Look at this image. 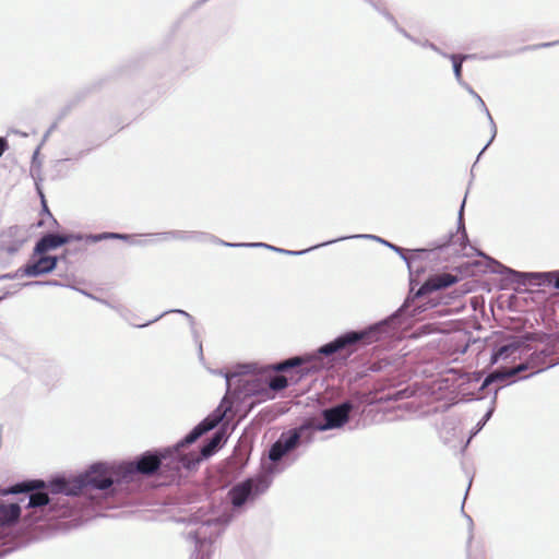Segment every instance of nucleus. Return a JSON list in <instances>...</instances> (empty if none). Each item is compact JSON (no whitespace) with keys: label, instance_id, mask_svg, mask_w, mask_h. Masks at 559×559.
<instances>
[{"label":"nucleus","instance_id":"nucleus-43","mask_svg":"<svg viewBox=\"0 0 559 559\" xmlns=\"http://www.w3.org/2000/svg\"><path fill=\"white\" fill-rule=\"evenodd\" d=\"M37 154H38V152H37V151H36V152H34V156H33V158H34V159L36 158Z\"/></svg>","mask_w":559,"mask_h":559},{"label":"nucleus","instance_id":"nucleus-23","mask_svg":"<svg viewBox=\"0 0 559 559\" xmlns=\"http://www.w3.org/2000/svg\"><path fill=\"white\" fill-rule=\"evenodd\" d=\"M169 312H177V313H180V314H182V316L187 317L191 322H192V320H193V318H192L188 312H186V311H183V310L176 309V310L165 311V312H163L160 316L156 317L155 319H153V320H151V321H148V322H146V323L139 324V325H136V326H138V328H144V326H147V325H150L151 323L158 321L162 317L166 316V314H167V313H169Z\"/></svg>","mask_w":559,"mask_h":559},{"label":"nucleus","instance_id":"nucleus-21","mask_svg":"<svg viewBox=\"0 0 559 559\" xmlns=\"http://www.w3.org/2000/svg\"><path fill=\"white\" fill-rule=\"evenodd\" d=\"M334 242H337V240H329V241H325L323 243H320V245H317V246H313L309 249H306V250H299V251H293V250H287V249H282L280 248L278 249V253H282V254H287V255H301L312 249H316V248H319V247H322V246H329L331 243H334Z\"/></svg>","mask_w":559,"mask_h":559},{"label":"nucleus","instance_id":"nucleus-19","mask_svg":"<svg viewBox=\"0 0 559 559\" xmlns=\"http://www.w3.org/2000/svg\"><path fill=\"white\" fill-rule=\"evenodd\" d=\"M476 100L480 107V109L485 112V115L487 116L488 118V121L490 123V129H491V138L490 140L488 141V143L484 146V148L480 151L479 155H478V158L480 157V155L487 150V147L491 144V142L493 141V139L496 138V134H497V127H496V123L485 104V102L483 100V98L477 95L476 97Z\"/></svg>","mask_w":559,"mask_h":559},{"label":"nucleus","instance_id":"nucleus-41","mask_svg":"<svg viewBox=\"0 0 559 559\" xmlns=\"http://www.w3.org/2000/svg\"><path fill=\"white\" fill-rule=\"evenodd\" d=\"M2 278H12V276L10 274H5V275L0 276V280H2Z\"/></svg>","mask_w":559,"mask_h":559},{"label":"nucleus","instance_id":"nucleus-18","mask_svg":"<svg viewBox=\"0 0 559 559\" xmlns=\"http://www.w3.org/2000/svg\"><path fill=\"white\" fill-rule=\"evenodd\" d=\"M443 57L449 58L453 64V72L457 83L462 82V64L466 59L472 58L469 55H447L442 53Z\"/></svg>","mask_w":559,"mask_h":559},{"label":"nucleus","instance_id":"nucleus-25","mask_svg":"<svg viewBox=\"0 0 559 559\" xmlns=\"http://www.w3.org/2000/svg\"><path fill=\"white\" fill-rule=\"evenodd\" d=\"M530 368H532V365L530 364V360H528L526 362H523V364H520V365H518L515 367L510 368V373L512 374V377H515L520 372L525 371V370H527Z\"/></svg>","mask_w":559,"mask_h":559},{"label":"nucleus","instance_id":"nucleus-34","mask_svg":"<svg viewBox=\"0 0 559 559\" xmlns=\"http://www.w3.org/2000/svg\"><path fill=\"white\" fill-rule=\"evenodd\" d=\"M36 189H37V191H38V193H39V195H40V198H41V201H43V204H44V209H45V211H46L49 215H51V214L49 213V211H48V207H47L46 203H45L44 193L41 192V190H40V188H39L38 182H36Z\"/></svg>","mask_w":559,"mask_h":559},{"label":"nucleus","instance_id":"nucleus-31","mask_svg":"<svg viewBox=\"0 0 559 559\" xmlns=\"http://www.w3.org/2000/svg\"><path fill=\"white\" fill-rule=\"evenodd\" d=\"M376 11L380 13V10H383L384 7L379 2L374 0H366Z\"/></svg>","mask_w":559,"mask_h":559},{"label":"nucleus","instance_id":"nucleus-40","mask_svg":"<svg viewBox=\"0 0 559 559\" xmlns=\"http://www.w3.org/2000/svg\"><path fill=\"white\" fill-rule=\"evenodd\" d=\"M465 516H466V519L468 521L469 528L472 530V527H473V520H472V518L469 515H465Z\"/></svg>","mask_w":559,"mask_h":559},{"label":"nucleus","instance_id":"nucleus-9","mask_svg":"<svg viewBox=\"0 0 559 559\" xmlns=\"http://www.w3.org/2000/svg\"><path fill=\"white\" fill-rule=\"evenodd\" d=\"M480 257H484L488 260V266L490 271L496 274L503 275L507 280L511 282H515L521 285L534 284V285H543V284H551L556 289H559V270L550 271V272H532L525 273L515 271L510 269L499 261L489 258L483 252L478 253Z\"/></svg>","mask_w":559,"mask_h":559},{"label":"nucleus","instance_id":"nucleus-2","mask_svg":"<svg viewBox=\"0 0 559 559\" xmlns=\"http://www.w3.org/2000/svg\"><path fill=\"white\" fill-rule=\"evenodd\" d=\"M61 476L50 479L48 483L41 479L26 480L15 484L11 493H23L19 502H0V527L14 525L22 516V510L26 513L23 520L32 525L40 520H53L68 518L78 513L83 506L81 493H68L55 491L52 481Z\"/></svg>","mask_w":559,"mask_h":559},{"label":"nucleus","instance_id":"nucleus-44","mask_svg":"<svg viewBox=\"0 0 559 559\" xmlns=\"http://www.w3.org/2000/svg\"><path fill=\"white\" fill-rule=\"evenodd\" d=\"M3 297H0V300L2 299Z\"/></svg>","mask_w":559,"mask_h":559},{"label":"nucleus","instance_id":"nucleus-38","mask_svg":"<svg viewBox=\"0 0 559 559\" xmlns=\"http://www.w3.org/2000/svg\"><path fill=\"white\" fill-rule=\"evenodd\" d=\"M557 44H559V40L552 41V43H544V44H540L538 46H534V48H536V47H550V46H554V45H557Z\"/></svg>","mask_w":559,"mask_h":559},{"label":"nucleus","instance_id":"nucleus-36","mask_svg":"<svg viewBox=\"0 0 559 559\" xmlns=\"http://www.w3.org/2000/svg\"><path fill=\"white\" fill-rule=\"evenodd\" d=\"M485 425H486V423H484V421L480 419V420L478 421V424L476 425L475 430L472 432V436H475L478 431H480Z\"/></svg>","mask_w":559,"mask_h":559},{"label":"nucleus","instance_id":"nucleus-11","mask_svg":"<svg viewBox=\"0 0 559 559\" xmlns=\"http://www.w3.org/2000/svg\"><path fill=\"white\" fill-rule=\"evenodd\" d=\"M151 242H160V241H170V240H194V241H204V240H211L213 242L219 243L225 247H262L275 252H278L277 247L263 243V242H239V243H231L224 240H219L213 235L204 234V233H187L181 230H171V231H164V233H157L153 234Z\"/></svg>","mask_w":559,"mask_h":559},{"label":"nucleus","instance_id":"nucleus-4","mask_svg":"<svg viewBox=\"0 0 559 559\" xmlns=\"http://www.w3.org/2000/svg\"><path fill=\"white\" fill-rule=\"evenodd\" d=\"M231 521V514L214 509H200L190 522L195 526L188 532V538L194 543L191 559H207V550L212 539Z\"/></svg>","mask_w":559,"mask_h":559},{"label":"nucleus","instance_id":"nucleus-14","mask_svg":"<svg viewBox=\"0 0 559 559\" xmlns=\"http://www.w3.org/2000/svg\"><path fill=\"white\" fill-rule=\"evenodd\" d=\"M62 237L64 239H67V243L71 242V241H82V240L95 243V242H98L102 240H107V239L127 240L130 238V236L127 234L108 233V231L100 233V234H90V235H83L80 233H76V234L71 233L68 235H62Z\"/></svg>","mask_w":559,"mask_h":559},{"label":"nucleus","instance_id":"nucleus-22","mask_svg":"<svg viewBox=\"0 0 559 559\" xmlns=\"http://www.w3.org/2000/svg\"><path fill=\"white\" fill-rule=\"evenodd\" d=\"M384 245L391 248L394 252H396L406 262L409 272H412L411 258L406 254V251L403 248L391 242H384Z\"/></svg>","mask_w":559,"mask_h":559},{"label":"nucleus","instance_id":"nucleus-32","mask_svg":"<svg viewBox=\"0 0 559 559\" xmlns=\"http://www.w3.org/2000/svg\"><path fill=\"white\" fill-rule=\"evenodd\" d=\"M8 150V141L0 136V157L3 155V153Z\"/></svg>","mask_w":559,"mask_h":559},{"label":"nucleus","instance_id":"nucleus-37","mask_svg":"<svg viewBox=\"0 0 559 559\" xmlns=\"http://www.w3.org/2000/svg\"><path fill=\"white\" fill-rule=\"evenodd\" d=\"M492 413H493V408L488 409L487 413L483 416L481 420L484 423H487L490 419V417L492 416Z\"/></svg>","mask_w":559,"mask_h":559},{"label":"nucleus","instance_id":"nucleus-5","mask_svg":"<svg viewBox=\"0 0 559 559\" xmlns=\"http://www.w3.org/2000/svg\"><path fill=\"white\" fill-rule=\"evenodd\" d=\"M311 442L312 437L307 431V426L302 423L296 428L282 432L280 438L271 445L267 453L270 463L263 465L261 474H270V477L273 479V475L284 471L285 466H280L284 457L300 445H308Z\"/></svg>","mask_w":559,"mask_h":559},{"label":"nucleus","instance_id":"nucleus-39","mask_svg":"<svg viewBox=\"0 0 559 559\" xmlns=\"http://www.w3.org/2000/svg\"><path fill=\"white\" fill-rule=\"evenodd\" d=\"M199 355H200V358L202 359L203 358V349H202L201 343L199 344Z\"/></svg>","mask_w":559,"mask_h":559},{"label":"nucleus","instance_id":"nucleus-1","mask_svg":"<svg viewBox=\"0 0 559 559\" xmlns=\"http://www.w3.org/2000/svg\"><path fill=\"white\" fill-rule=\"evenodd\" d=\"M266 368L258 370L255 364L238 365L234 374L226 377V394L219 405L207 417L199 423L183 439L173 448L162 451H146L129 462H96L79 476L68 479L60 477L52 481L55 491L68 493H81L82 498H90L91 504L95 497L92 490L102 491L105 495L114 493L118 488L135 483L141 476H152L162 466L174 471L181 468L192 469L202 460L212 456L226 441L223 429L216 430L201 447L200 453H183L182 449L194 443L203 435L214 429L226 414L231 409L230 396L245 399L258 397V401H266Z\"/></svg>","mask_w":559,"mask_h":559},{"label":"nucleus","instance_id":"nucleus-8","mask_svg":"<svg viewBox=\"0 0 559 559\" xmlns=\"http://www.w3.org/2000/svg\"><path fill=\"white\" fill-rule=\"evenodd\" d=\"M355 408L352 401H343L336 405L322 409L319 417L306 418L302 424L307 426V431L313 438L316 431H326L342 428L346 425Z\"/></svg>","mask_w":559,"mask_h":559},{"label":"nucleus","instance_id":"nucleus-16","mask_svg":"<svg viewBox=\"0 0 559 559\" xmlns=\"http://www.w3.org/2000/svg\"><path fill=\"white\" fill-rule=\"evenodd\" d=\"M551 353H552V350L550 348H543L540 350H535L533 354H531L530 364L532 365V368H537V370L532 372V374L538 373L547 368H550V367H554L555 365H557V362H550L546 367H542L545 364V359L548 356H550Z\"/></svg>","mask_w":559,"mask_h":559},{"label":"nucleus","instance_id":"nucleus-20","mask_svg":"<svg viewBox=\"0 0 559 559\" xmlns=\"http://www.w3.org/2000/svg\"><path fill=\"white\" fill-rule=\"evenodd\" d=\"M464 206H465V200L461 204V207L459 211V221H457V233L461 234V245H465V242L468 240L467 234L465 230V226H464V221H463Z\"/></svg>","mask_w":559,"mask_h":559},{"label":"nucleus","instance_id":"nucleus-42","mask_svg":"<svg viewBox=\"0 0 559 559\" xmlns=\"http://www.w3.org/2000/svg\"><path fill=\"white\" fill-rule=\"evenodd\" d=\"M424 250H419V249H416V250H412V252H423Z\"/></svg>","mask_w":559,"mask_h":559},{"label":"nucleus","instance_id":"nucleus-29","mask_svg":"<svg viewBox=\"0 0 559 559\" xmlns=\"http://www.w3.org/2000/svg\"><path fill=\"white\" fill-rule=\"evenodd\" d=\"M394 28L411 41L418 43V39L414 38L409 33H407L403 27H401L400 24L397 25V27Z\"/></svg>","mask_w":559,"mask_h":559},{"label":"nucleus","instance_id":"nucleus-10","mask_svg":"<svg viewBox=\"0 0 559 559\" xmlns=\"http://www.w3.org/2000/svg\"><path fill=\"white\" fill-rule=\"evenodd\" d=\"M272 484L270 474H259L255 477H249L228 491L234 510L242 508L246 503L253 502L259 496L263 495Z\"/></svg>","mask_w":559,"mask_h":559},{"label":"nucleus","instance_id":"nucleus-28","mask_svg":"<svg viewBox=\"0 0 559 559\" xmlns=\"http://www.w3.org/2000/svg\"><path fill=\"white\" fill-rule=\"evenodd\" d=\"M416 44H417V45H420V46H423V47H428V48L432 49L433 51H436V52H438V53H440V55H442V53H443V52H441V51H440V49H439L435 44H432V43H430V41H428V40L420 41V40L418 39V43H416Z\"/></svg>","mask_w":559,"mask_h":559},{"label":"nucleus","instance_id":"nucleus-12","mask_svg":"<svg viewBox=\"0 0 559 559\" xmlns=\"http://www.w3.org/2000/svg\"><path fill=\"white\" fill-rule=\"evenodd\" d=\"M40 257L36 261L28 262L23 267L19 270L22 275L36 277L39 275H44L52 272L58 264V257L53 255H44Z\"/></svg>","mask_w":559,"mask_h":559},{"label":"nucleus","instance_id":"nucleus-35","mask_svg":"<svg viewBox=\"0 0 559 559\" xmlns=\"http://www.w3.org/2000/svg\"><path fill=\"white\" fill-rule=\"evenodd\" d=\"M98 300H99L102 304H104L105 306H107V307H109V308H111V309H115V310H117V311H120V310H121V308H120L119 306H115V305L110 304V302H109V301H107V300H103V299H98Z\"/></svg>","mask_w":559,"mask_h":559},{"label":"nucleus","instance_id":"nucleus-24","mask_svg":"<svg viewBox=\"0 0 559 559\" xmlns=\"http://www.w3.org/2000/svg\"><path fill=\"white\" fill-rule=\"evenodd\" d=\"M352 238H366V239H372V240H376V241H379L381 243L384 245V242H388L386 240L378 237V236H374V235H367V234H362V235H353V236H344V237H340L337 238L336 240L337 241H342V240H346V239H352Z\"/></svg>","mask_w":559,"mask_h":559},{"label":"nucleus","instance_id":"nucleus-7","mask_svg":"<svg viewBox=\"0 0 559 559\" xmlns=\"http://www.w3.org/2000/svg\"><path fill=\"white\" fill-rule=\"evenodd\" d=\"M457 282L456 276L450 274V273H442V274H436L432 276H429L426 282L418 288L416 293H414L413 296H408L403 304V306L396 310L393 314L389 316L388 318L383 319L382 321H388L392 319L379 333V337L374 341L381 340L383 336L389 335L394 330L397 329V326L401 324V316L404 312L406 308L409 307L411 302L414 301L417 298L424 297L432 292L440 290L443 288H448L455 284Z\"/></svg>","mask_w":559,"mask_h":559},{"label":"nucleus","instance_id":"nucleus-26","mask_svg":"<svg viewBox=\"0 0 559 559\" xmlns=\"http://www.w3.org/2000/svg\"><path fill=\"white\" fill-rule=\"evenodd\" d=\"M380 14L383 15L384 19L393 25V27H397L399 23L396 19L385 8L380 10Z\"/></svg>","mask_w":559,"mask_h":559},{"label":"nucleus","instance_id":"nucleus-13","mask_svg":"<svg viewBox=\"0 0 559 559\" xmlns=\"http://www.w3.org/2000/svg\"><path fill=\"white\" fill-rule=\"evenodd\" d=\"M535 338L533 334H526L519 338H513L507 344L499 346L491 355V364H497L500 359H506L510 355L520 350L521 348L530 350V346L527 345L528 341Z\"/></svg>","mask_w":559,"mask_h":559},{"label":"nucleus","instance_id":"nucleus-6","mask_svg":"<svg viewBox=\"0 0 559 559\" xmlns=\"http://www.w3.org/2000/svg\"><path fill=\"white\" fill-rule=\"evenodd\" d=\"M311 442L312 437L307 431V426L302 423L296 428L282 432L280 438L271 445L267 453L270 463L263 465L261 474H270V477L273 479V475L284 471L285 466H280L284 457L300 445H308Z\"/></svg>","mask_w":559,"mask_h":559},{"label":"nucleus","instance_id":"nucleus-33","mask_svg":"<svg viewBox=\"0 0 559 559\" xmlns=\"http://www.w3.org/2000/svg\"><path fill=\"white\" fill-rule=\"evenodd\" d=\"M213 374L224 377L226 379L227 376L234 374V371L226 372L223 369L210 370Z\"/></svg>","mask_w":559,"mask_h":559},{"label":"nucleus","instance_id":"nucleus-27","mask_svg":"<svg viewBox=\"0 0 559 559\" xmlns=\"http://www.w3.org/2000/svg\"><path fill=\"white\" fill-rule=\"evenodd\" d=\"M39 285H58V282L57 281H45V282L34 281V282H28V283L24 284V286H39Z\"/></svg>","mask_w":559,"mask_h":559},{"label":"nucleus","instance_id":"nucleus-3","mask_svg":"<svg viewBox=\"0 0 559 559\" xmlns=\"http://www.w3.org/2000/svg\"><path fill=\"white\" fill-rule=\"evenodd\" d=\"M379 321L368 328L359 331H347L338 335L333 341L320 346L316 352L294 356L280 361L272 369L266 368V401L274 399V393L282 391L288 385V381L283 376L273 374L272 371L284 372L290 369H297L299 377H304L320 371L330 366V356L341 352L352 354L358 344H371L378 337L380 331L390 322Z\"/></svg>","mask_w":559,"mask_h":559},{"label":"nucleus","instance_id":"nucleus-30","mask_svg":"<svg viewBox=\"0 0 559 559\" xmlns=\"http://www.w3.org/2000/svg\"><path fill=\"white\" fill-rule=\"evenodd\" d=\"M459 84H460L462 87H464V88L468 92V94H471L474 98L478 95V94L473 90V87H472L469 84H467L466 82L462 81V82H460Z\"/></svg>","mask_w":559,"mask_h":559},{"label":"nucleus","instance_id":"nucleus-17","mask_svg":"<svg viewBox=\"0 0 559 559\" xmlns=\"http://www.w3.org/2000/svg\"><path fill=\"white\" fill-rule=\"evenodd\" d=\"M512 374L510 373V368L504 369H496L484 379L481 389L496 383V382H502L509 378H511Z\"/></svg>","mask_w":559,"mask_h":559},{"label":"nucleus","instance_id":"nucleus-15","mask_svg":"<svg viewBox=\"0 0 559 559\" xmlns=\"http://www.w3.org/2000/svg\"><path fill=\"white\" fill-rule=\"evenodd\" d=\"M63 245H67V239L60 234L47 233L36 242L34 247L35 254H45L50 250H55Z\"/></svg>","mask_w":559,"mask_h":559}]
</instances>
